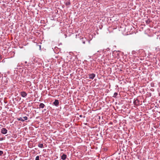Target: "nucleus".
<instances>
[{
  "mask_svg": "<svg viewBox=\"0 0 160 160\" xmlns=\"http://www.w3.org/2000/svg\"><path fill=\"white\" fill-rule=\"evenodd\" d=\"M3 153V152L2 151H0V156Z\"/></svg>",
  "mask_w": 160,
  "mask_h": 160,
  "instance_id": "nucleus-11",
  "label": "nucleus"
},
{
  "mask_svg": "<svg viewBox=\"0 0 160 160\" xmlns=\"http://www.w3.org/2000/svg\"><path fill=\"white\" fill-rule=\"evenodd\" d=\"M117 95H118V93L116 92H115L114 93V95H115V96H117Z\"/></svg>",
  "mask_w": 160,
  "mask_h": 160,
  "instance_id": "nucleus-12",
  "label": "nucleus"
},
{
  "mask_svg": "<svg viewBox=\"0 0 160 160\" xmlns=\"http://www.w3.org/2000/svg\"><path fill=\"white\" fill-rule=\"evenodd\" d=\"M134 103L135 104L138 105V103L139 102V100L138 99H136L134 101Z\"/></svg>",
  "mask_w": 160,
  "mask_h": 160,
  "instance_id": "nucleus-9",
  "label": "nucleus"
},
{
  "mask_svg": "<svg viewBox=\"0 0 160 160\" xmlns=\"http://www.w3.org/2000/svg\"><path fill=\"white\" fill-rule=\"evenodd\" d=\"M67 157V156L65 154H63L61 156V159L63 160H65Z\"/></svg>",
  "mask_w": 160,
  "mask_h": 160,
  "instance_id": "nucleus-6",
  "label": "nucleus"
},
{
  "mask_svg": "<svg viewBox=\"0 0 160 160\" xmlns=\"http://www.w3.org/2000/svg\"><path fill=\"white\" fill-rule=\"evenodd\" d=\"M35 160H39V156H37L35 158Z\"/></svg>",
  "mask_w": 160,
  "mask_h": 160,
  "instance_id": "nucleus-10",
  "label": "nucleus"
},
{
  "mask_svg": "<svg viewBox=\"0 0 160 160\" xmlns=\"http://www.w3.org/2000/svg\"><path fill=\"white\" fill-rule=\"evenodd\" d=\"M83 43H85V42H83Z\"/></svg>",
  "mask_w": 160,
  "mask_h": 160,
  "instance_id": "nucleus-14",
  "label": "nucleus"
},
{
  "mask_svg": "<svg viewBox=\"0 0 160 160\" xmlns=\"http://www.w3.org/2000/svg\"><path fill=\"white\" fill-rule=\"evenodd\" d=\"M1 55H0V59H1Z\"/></svg>",
  "mask_w": 160,
  "mask_h": 160,
  "instance_id": "nucleus-13",
  "label": "nucleus"
},
{
  "mask_svg": "<svg viewBox=\"0 0 160 160\" xmlns=\"http://www.w3.org/2000/svg\"><path fill=\"white\" fill-rule=\"evenodd\" d=\"M21 95L23 97H25L27 95V93L25 92H21Z\"/></svg>",
  "mask_w": 160,
  "mask_h": 160,
  "instance_id": "nucleus-3",
  "label": "nucleus"
},
{
  "mask_svg": "<svg viewBox=\"0 0 160 160\" xmlns=\"http://www.w3.org/2000/svg\"><path fill=\"white\" fill-rule=\"evenodd\" d=\"M8 130L5 128H2L1 130V132L4 134H5L7 133Z\"/></svg>",
  "mask_w": 160,
  "mask_h": 160,
  "instance_id": "nucleus-2",
  "label": "nucleus"
},
{
  "mask_svg": "<svg viewBox=\"0 0 160 160\" xmlns=\"http://www.w3.org/2000/svg\"><path fill=\"white\" fill-rule=\"evenodd\" d=\"M28 119L27 117L25 116L22 117H21L17 119V120L18 121H21L22 122H23L25 120H26Z\"/></svg>",
  "mask_w": 160,
  "mask_h": 160,
  "instance_id": "nucleus-1",
  "label": "nucleus"
},
{
  "mask_svg": "<svg viewBox=\"0 0 160 160\" xmlns=\"http://www.w3.org/2000/svg\"><path fill=\"white\" fill-rule=\"evenodd\" d=\"M38 146L40 148H42L43 147V145L42 143H40L38 145Z\"/></svg>",
  "mask_w": 160,
  "mask_h": 160,
  "instance_id": "nucleus-8",
  "label": "nucleus"
},
{
  "mask_svg": "<svg viewBox=\"0 0 160 160\" xmlns=\"http://www.w3.org/2000/svg\"><path fill=\"white\" fill-rule=\"evenodd\" d=\"M95 76V75L94 73H92L89 75V78L90 79H93Z\"/></svg>",
  "mask_w": 160,
  "mask_h": 160,
  "instance_id": "nucleus-4",
  "label": "nucleus"
},
{
  "mask_svg": "<svg viewBox=\"0 0 160 160\" xmlns=\"http://www.w3.org/2000/svg\"><path fill=\"white\" fill-rule=\"evenodd\" d=\"M45 106V105L43 103H41L39 105V108H43Z\"/></svg>",
  "mask_w": 160,
  "mask_h": 160,
  "instance_id": "nucleus-7",
  "label": "nucleus"
},
{
  "mask_svg": "<svg viewBox=\"0 0 160 160\" xmlns=\"http://www.w3.org/2000/svg\"><path fill=\"white\" fill-rule=\"evenodd\" d=\"M59 104V102L58 100H55L53 102V104L56 106H57Z\"/></svg>",
  "mask_w": 160,
  "mask_h": 160,
  "instance_id": "nucleus-5",
  "label": "nucleus"
}]
</instances>
